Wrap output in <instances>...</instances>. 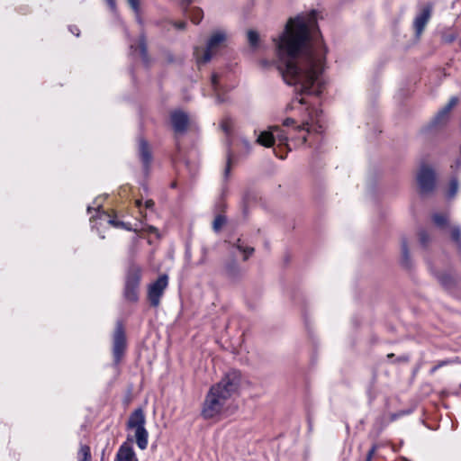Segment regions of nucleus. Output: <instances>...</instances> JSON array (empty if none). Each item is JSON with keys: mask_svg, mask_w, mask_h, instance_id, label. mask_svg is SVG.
<instances>
[{"mask_svg": "<svg viewBox=\"0 0 461 461\" xmlns=\"http://www.w3.org/2000/svg\"><path fill=\"white\" fill-rule=\"evenodd\" d=\"M273 41L277 68L285 82L295 86L292 106H302L303 114L302 124L294 126V120L287 118L283 124L289 128L288 131L273 126L261 131L256 141L267 148L277 143L274 152L284 159L292 149L289 141L294 142V146L303 145L309 134L321 133L323 131L321 111L317 105L325 89L322 74L327 48L320 33L317 12L314 10L290 18L282 33L273 38Z\"/></svg>", "mask_w": 461, "mask_h": 461, "instance_id": "f257e3e1", "label": "nucleus"}, {"mask_svg": "<svg viewBox=\"0 0 461 461\" xmlns=\"http://www.w3.org/2000/svg\"><path fill=\"white\" fill-rule=\"evenodd\" d=\"M241 384V373L231 370L208 391L201 415L205 420L216 419L226 413L231 405L232 396L238 393Z\"/></svg>", "mask_w": 461, "mask_h": 461, "instance_id": "f03ea898", "label": "nucleus"}, {"mask_svg": "<svg viewBox=\"0 0 461 461\" xmlns=\"http://www.w3.org/2000/svg\"><path fill=\"white\" fill-rule=\"evenodd\" d=\"M225 41L226 33L223 31H217L209 38L205 49L196 47L194 55L197 66L200 68L208 63L212 57L224 46Z\"/></svg>", "mask_w": 461, "mask_h": 461, "instance_id": "7ed1b4c3", "label": "nucleus"}, {"mask_svg": "<svg viewBox=\"0 0 461 461\" xmlns=\"http://www.w3.org/2000/svg\"><path fill=\"white\" fill-rule=\"evenodd\" d=\"M146 418L141 408L132 411L127 421V429L134 432L137 446L144 450L148 447L149 433L145 428Z\"/></svg>", "mask_w": 461, "mask_h": 461, "instance_id": "20e7f679", "label": "nucleus"}, {"mask_svg": "<svg viewBox=\"0 0 461 461\" xmlns=\"http://www.w3.org/2000/svg\"><path fill=\"white\" fill-rule=\"evenodd\" d=\"M142 268L136 265L131 264L125 277L124 296L130 302H136L139 298V288Z\"/></svg>", "mask_w": 461, "mask_h": 461, "instance_id": "39448f33", "label": "nucleus"}, {"mask_svg": "<svg viewBox=\"0 0 461 461\" xmlns=\"http://www.w3.org/2000/svg\"><path fill=\"white\" fill-rule=\"evenodd\" d=\"M100 200V197L96 198L94 201L93 205H88L87 207L88 213H91L92 210L95 211V214L90 217V221L98 220L101 223L106 222L107 224L112 225L115 228H123L126 230H131L125 222L116 220L107 212L101 210L102 202Z\"/></svg>", "mask_w": 461, "mask_h": 461, "instance_id": "423d86ee", "label": "nucleus"}, {"mask_svg": "<svg viewBox=\"0 0 461 461\" xmlns=\"http://www.w3.org/2000/svg\"><path fill=\"white\" fill-rule=\"evenodd\" d=\"M417 183L420 194H430L434 190L436 183L434 170L427 165H422L417 174Z\"/></svg>", "mask_w": 461, "mask_h": 461, "instance_id": "0eeeda50", "label": "nucleus"}, {"mask_svg": "<svg viewBox=\"0 0 461 461\" xmlns=\"http://www.w3.org/2000/svg\"><path fill=\"white\" fill-rule=\"evenodd\" d=\"M126 349V337L122 322L118 321L113 336V356L117 365L122 358Z\"/></svg>", "mask_w": 461, "mask_h": 461, "instance_id": "6e6552de", "label": "nucleus"}, {"mask_svg": "<svg viewBox=\"0 0 461 461\" xmlns=\"http://www.w3.org/2000/svg\"><path fill=\"white\" fill-rule=\"evenodd\" d=\"M168 285V277L167 275L160 276L154 283L149 285L148 299L153 307H158L160 303L164 291Z\"/></svg>", "mask_w": 461, "mask_h": 461, "instance_id": "1a4fd4ad", "label": "nucleus"}, {"mask_svg": "<svg viewBox=\"0 0 461 461\" xmlns=\"http://www.w3.org/2000/svg\"><path fill=\"white\" fill-rule=\"evenodd\" d=\"M457 102L456 97H451L449 102L431 120L429 128L438 129L444 126L448 121L450 111L456 105Z\"/></svg>", "mask_w": 461, "mask_h": 461, "instance_id": "9d476101", "label": "nucleus"}, {"mask_svg": "<svg viewBox=\"0 0 461 461\" xmlns=\"http://www.w3.org/2000/svg\"><path fill=\"white\" fill-rule=\"evenodd\" d=\"M244 272V269L234 258L227 259L221 270L222 276L232 282L240 280Z\"/></svg>", "mask_w": 461, "mask_h": 461, "instance_id": "9b49d317", "label": "nucleus"}, {"mask_svg": "<svg viewBox=\"0 0 461 461\" xmlns=\"http://www.w3.org/2000/svg\"><path fill=\"white\" fill-rule=\"evenodd\" d=\"M433 6L431 4H427L425 6L421 8V10L417 14L413 21V28L415 31V35L420 37L423 32L427 23H429L431 14H432Z\"/></svg>", "mask_w": 461, "mask_h": 461, "instance_id": "f8f14e48", "label": "nucleus"}, {"mask_svg": "<svg viewBox=\"0 0 461 461\" xmlns=\"http://www.w3.org/2000/svg\"><path fill=\"white\" fill-rule=\"evenodd\" d=\"M170 122L174 131L176 134H183L189 125V116L182 110L173 111L170 114Z\"/></svg>", "mask_w": 461, "mask_h": 461, "instance_id": "ddd939ff", "label": "nucleus"}, {"mask_svg": "<svg viewBox=\"0 0 461 461\" xmlns=\"http://www.w3.org/2000/svg\"><path fill=\"white\" fill-rule=\"evenodd\" d=\"M114 461H138L136 454L132 447V440L131 442H123L115 456Z\"/></svg>", "mask_w": 461, "mask_h": 461, "instance_id": "4468645a", "label": "nucleus"}, {"mask_svg": "<svg viewBox=\"0 0 461 461\" xmlns=\"http://www.w3.org/2000/svg\"><path fill=\"white\" fill-rule=\"evenodd\" d=\"M139 156L142 162L143 169L147 174L152 161V155L148 142L142 139L139 141Z\"/></svg>", "mask_w": 461, "mask_h": 461, "instance_id": "2eb2a0df", "label": "nucleus"}, {"mask_svg": "<svg viewBox=\"0 0 461 461\" xmlns=\"http://www.w3.org/2000/svg\"><path fill=\"white\" fill-rule=\"evenodd\" d=\"M131 53L132 55H139L142 62L147 65L149 63V57L147 52V44L144 35H141L139 40V43L135 46L133 43L130 44Z\"/></svg>", "mask_w": 461, "mask_h": 461, "instance_id": "dca6fc26", "label": "nucleus"}, {"mask_svg": "<svg viewBox=\"0 0 461 461\" xmlns=\"http://www.w3.org/2000/svg\"><path fill=\"white\" fill-rule=\"evenodd\" d=\"M211 86L213 91L216 102L219 104L225 102L226 98L223 96L225 88L221 86L220 76L216 73L212 75Z\"/></svg>", "mask_w": 461, "mask_h": 461, "instance_id": "f3484780", "label": "nucleus"}, {"mask_svg": "<svg viewBox=\"0 0 461 461\" xmlns=\"http://www.w3.org/2000/svg\"><path fill=\"white\" fill-rule=\"evenodd\" d=\"M221 131L225 133L229 148L231 146V135L233 132V122L230 117H224L220 123Z\"/></svg>", "mask_w": 461, "mask_h": 461, "instance_id": "a211bd4d", "label": "nucleus"}, {"mask_svg": "<svg viewBox=\"0 0 461 461\" xmlns=\"http://www.w3.org/2000/svg\"><path fill=\"white\" fill-rule=\"evenodd\" d=\"M233 247L237 249L240 253L243 254V260L246 261L253 254L254 248L250 246L245 245L244 241L241 239H238L237 241L233 244Z\"/></svg>", "mask_w": 461, "mask_h": 461, "instance_id": "6ab92c4d", "label": "nucleus"}, {"mask_svg": "<svg viewBox=\"0 0 461 461\" xmlns=\"http://www.w3.org/2000/svg\"><path fill=\"white\" fill-rule=\"evenodd\" d=\"M184 13L195 24H198L201 22L202 18H203V11L200 8H197V7H192V8L185 9Z\"/></svg>", "mask_w": 461, "mask_h": 461, "instance_id": "aec40b11", "label": "nucleus"}, {"mask_svg": "<svg viewBox=\"0 0 461 461\" xmlns=\"http://www.w3.org/2000/svg\"><path fill=\"white\" fill-rule=\"evenodd\" d=\"M431 218L437 227L444 229L447 226L448 215L447 213L435 212Z\"/></svg>", "mask_w": 461, "mask_h": 461, "instance_id": "412c9836", "label": "nucleus"}, {"mask_svg": "<svg viewBox=\"0 0 461 461\" xmlns=\"http://www.w3.org/2000/svg\"><path fill=\"white\" fill-rule=\"evenodd\" d=\"M401 250H402V259H401L402 264L404 267H409L411 265V260H410L408 244L405 240H402Z\"/></svg>", "mask_w": 461, "mask_h": 461, "instance_id": "4be33fe9", "label": "nucleus"}, {"mask_svg": "<svg viewBox=\"0 0 461 461\" xmlns=\"http://www.w3.org/2000/svg\"><path fill=\"white\" fill-rule=\"evenodd\" d=\"M458 188H459V184H458L457 179L455 177L451 178L449 185H448L447 191L446 193L447 198V199L454 198L458 192Z\"/></svg>", "mask_w": 461, "mask_h": 461, "instance_id": "5701e85b", "label": "nucleus"}, {"mask_svg": "<svg viewBox=\"0 0 461 461\" xmlns=\"http://www.w3.org/2000/svg\"><path fill=\"white\" fill-rule=\"evenodd\" d=\"M78 461H91V451L87 445H81L77 453Z\"/></svg>", "mask_w": 461, "mask_h": 461, "instance_id": "b1692460", "label": "nucleus"}, {"mask_svg": "<svg viewBox=\"0 0 461 461\" xmlns=\"http://www.w3.org/2000/svg\"><path fill=\"white\" fill-rule=\"evenodd\" d=\"M452 240L461 248V228L459 226H453L450 231Z\"/></svg>", "mask_w": 461, "mask_h": 461, "instance_id": "393cba45", "label": "nucleus"}, {"mask_svg": "<svg viewBox=\"0 0 461 461\" xmlns=\"http://www.w3.org/2000/svg\"><path fill=\"white\" fill-rule=\"evenodd\" d=\"M128 1V4L130 5V6L131 7V9L134 11L135 13V15H136V21L140 23V24H142V19L140 17V1L139 0H127Z\"/></svg>", "mask_w": 461, "mask_h": 461, "instance_id": "a878e982", "label": "nucleus"}, {"mask_svg": "<svg viewBox=\"0 0 461 461\" xmlns=\"http://www.w3.org/2000/svg\"><path fill=\"white\" fill-rule=\"evenodd\" d=\"M259 41L258 33L256 31L250 30L248 32V41L253 48L258 46Z\"/></svg>", "mask_w": 461, "mask_h": 461, "instance_id": "bb28decb", "label": "nucleus"}, {"mask_svg": "<svg viewBox=\"0 0 461 461\" xmlns=\"http://www.w3.org/2000/svg\"><path fill=\"white\" fill-rule=\"evenodd\" d=\"M224 223H225V218L222 215H218L213 221V224H212L213 230L215 231H218L222 227V225Z\"/></svg>", "mask_w": 461, "mask_h": 461, "instance_id": "cd10ccee", "label": "nucleus"}, {"mask_svg": "<svg viewBox=\"0 0 461 461\" xmlns=\"http://www.w3.org/2000/svg\"><path fill=\"white\" fill-rule=\"evenodd\" d=\"M419 240L422 246H424V247L427 246V244L429 241V236L426 230H420L419 232Z\"/></svg>", "mask_w": 461, "mask_h": 461, "instance_id": "c85d7f7f", "label": "nucleus"}, {"mask_svg": "<svg viewBox=\"0 0 461 461\" xmlns=\"http://www.w3.org/2000/svg\"><path fill=\"white\" fill-rule=\"evenodd\" d=\"M409 413H410V411H405L392 413L390 415L389 421L393 422V421L396 420L397 419L402 417L403 415H406Z\"/></svg>", "mask_w": 461, "mask_h": 461, "instance_id": "c756f323", "label": "nucleus"}, {"mask_svg": "<svg viewBox=\"0 0 461 461\" xmlns=\"http://www.w3.org/2000/svg\"><path fill=\"white\" fill-rule=\"evenodd\" d=\"M230 164H231V154H230V151L229 150L228 158H227V165H226V167L224 169V177L225 178H227L229 176V175H230Z\"/></svg>", "mask_w": 461, "mask_h": 461, "instance_id": "7c9ffc66", "label": "nucleus"}, {"mask_svg": "<svg viewBox=\"0 0 461 461\" xmlns=\"http://www.w3.org/2000/svg\"><path fill=\"white\" fill-rule=\"evenodd\" d=\"M376 451V446L374 445L371 449L368 451V453L366 454V461H371Z\"/></svg>", "mask_w": 461, "mask_h": 461, "instance_id": "2f4dec72", "label": "nucleus"}, {"mask_svg": "<svg viewBox=\"0 0 461 461\" xmlns=\"http://www.w3.org/2000/svg\"><path fill=\"white\" fill-rule=\"evenodd\" d=\"M240 142L242 144V146L247 149V150H250L251 149V143L245 138H240Z\"/></svg>", "mask_w": 461, "mask_h": 461, "instance_id": "473e14b6", "label": "nucleus"}, {"mask_svg": "<svg viewBox=\"0 0 461 461\" xmlns=\"http://www.w3.org/2000/svg\"><path fill=\"white\" fill-rule=\"evenodd\" d=\"M107 5H109L112 11H115L116 9V2L115 0H105Z\"/></svg>", "mask_w": 461, "mask_h": 461, "instance_id": "72a5a7b5", "label": "nucleus"}, {"mask_svg": "<svg viewBox=\"0 0 461 461\" xmlns=\"http://www.w3.org/2000/svg\"><path fill=\"white\" fill-rule=\"evenodd\" d=\"M174 25L178 30H184L186 26V23L185 22L175 23Z\"/></svg>", "mask_w": 461, "mask_h": 461, "instance_id": "f704fd0d", "label": "nucleus"}, {"mask_svg": "<svg viewBox=\"0 0 461 461\" xmlns=\"http://www.w3.org/2000/svg\"><path fill=\"white\" fill-rule=\"evenodd\" d=\"M191 3H192V0H182L181 5L183 8V11H185V9H188L189 8L188 6Z\"/></svg>", "mask_w": 461, "mask_h": 461, "instance_id": "c9c22d12", "label": "nucleus"}, {"mask_svg": "<svg viewBox=\"0 0 461 461\" xmlns=\"http://www.w3.org/2000/svg\"><path fill=\"white\" fill-rule=\"evenodd\" d=\"M455 40H456V35H454V34H449V35L444 36V41L447 42H452Z\"/></svg>", "mask_w": 461, "mask_h": 461, "instance_id": "e433bc0d", "label": "nucleus"}, {"mask_svg": "<svg viewBox=\"0 0 461 461\" xmlns=\"http://www.w3.org/2000/svg\"><path fill=\"white\" fill-rule=\"evenodd\" d=\"M69 31L71 32V33H73L74 35L76 36H79V29L77 27V26H70L69 27Z\"/></svg>", "mask_w": 461, "mask_h": 461, "instance_id": "4c0bfd02", "label": "nucleus"}, {"mask_svg": "<svg viewBox=\"0 0 461 461\" xmlns=\"http://www.w3.org/2000/svg\"><path fill=\"white\" fill-rule=\"evenodd\" d=\"M153 206H154V202L152 200L149 199L145 202V207L147 209H151V208H153Z\"/></svg>", "mask_w": 461, "mask_h": 461, "instance_id": "58836bf2", "label": "nucleus"}, {"mask_svg": "<svg viewBox=\"0 0 461 461\" xmlns=\"http://www.w3.org/2000/svg\"><path fill=\"white\" fill-rule=\"evenodd\" d=\"M460 166H461V160L460 159H456V161L453 165H451V167L452 168H458Z\"/></svg>", "mask_w": 461, "mask_h": 461, "instance_id": "ea45409f", "label": "nucleus"}, {"mask_svg": "<svg viewBox=\"0 0 461 461\" xmlns=\"http://www.w3.org/2000/svg\"><path fill=\"white\" fill-rule=\"evenodd\" d=\"M135 203H136V206H137L139 209H140V208H141V205H142V202H141V200H136V202H135Z\"/></svg>", "mask_w": 461, "mask_h": 461, "instance_id": "a19ab883", "label": "nucleus"}, {"mask_svg": "<svg viewBox=\"0 0 461 461\" xmlns=\"http://www.w3.org/2000/svg\"><path fill=\"white\" fill-rule=\"evenodd\" d=\"M204 263V257L199 261V264H203Z\"/></svg>", "mask_w": 461, "mask_h": 461, "instance_id": "79ce46f5", "label": "nucleus"}]
</instances>
